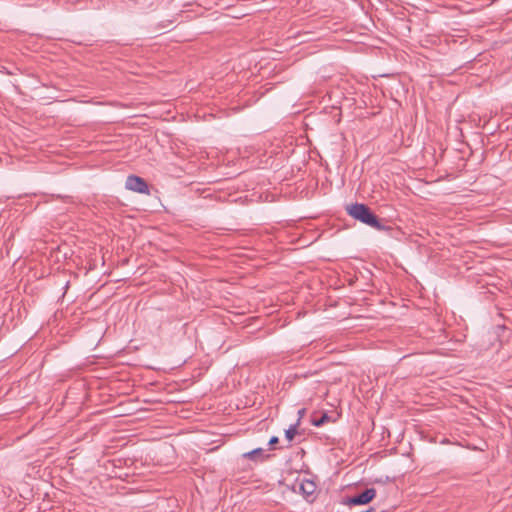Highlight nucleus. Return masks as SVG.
I'll return each mask as SVG.
<instances>
[{
	"mask_svg": "<svg viewBox=\"0 0 512 512\" xmlns=\"http://www.w3.org/2000/svg\"><path fill=\"white\" fill-rule=\"evenodd\" d=\"M125 187L128 190L138 192V193H144L149 194V189L147 183L138 176H128L125 182Z\"/></svg>",
	"mask_w": 512,
	"mask_h": 512,
	"instance_id": "2",
	"label": "nucleus"
},
{
	"mask_svg": "<svg viewBox=\"0 0 512 512\" xmlns=\"http://www.w3.org/2000/svg\"><path fill=\"white\" fill-rule=\"evenodd\" d=\"M376 496V490L373 488L366 489L361 494L351 497L347 500L349 505H364L371 502Z\"/></svg>",
	"mask_w": 512,
	"mask_h": 512,
	"instance_id": "3",
	"label": "nucleus"
},
{
	"mask_svg": "<svg viewBox=\"0 0 512 512\" xmlns=\"http://www.w3.org/2000/svg\"><path fill=\"white\" fill-rule=\"evenodd\" d=\"M299 418L303 417L304 413H305V409H301L299 410ZM300 421V419H298V422Z\"/></svg>",
	"mask_w": 512,
	"mask_h": 512,
	"instance_id": "9",
	"label": "nucleus"
},
{
	"mask_svg": "<svg viewBox=\"0 0 512 512\" xmlns=\"http://www.w3.org/2000/svg\"><path fill=\"white\" fill-rule=\"evenodd\" d=\"M297 425L298 423L290 426L289 429L285 431V437L289 442H291L294 439L295 435L297 434Z\"/></svg>",
	"mask_w": 512,
	"mask_h": 512,
	"instance_id": "5",
	"label": "nucleus"
},
{
	"mask_svg": "<svg viewBox=\"0 0 512 512\" xmlns=\"http://www.w3.org/2000/svg\"><path fill=\"white\" fill-rule=\"evenodd\" d=\"M261 452H262V449L258 448V449H255L253 451H250L248 453H245L244 457L249 458V459H253L255 457V455H257V454H259Z\"/></svg>",
	"mask_w": 512,
	"mask_h": 512,
	"instance_id": "7",
	"label": "nucleus"
},
{
	"mask_svg": "<svg viewBox=\"0 0 512 512\" xmlns=\"http://www.w3.org/2000/svg\"><path fill=\"white\" fill-rule=\"evenodd\" d=\"M328 419H329V417L327 416V414H323L319 419H313L312 424L314 426L319 427V426L323 425L325 422H327Z\"/></svg>",
	"mask_w": 512,
	"mask_h": 512,
	"instance_id": "6",
	"label": "nucleus"
},
{
	"mask_svg": "<svg viewBox=\"0 0 512 512\" xmlns=\"http://www.w3.org/2000/svg\"><path fill=\"white\" fill-rule=\"evenodd\" d=\"M347 213L354 219L374 228L383 230L384 226L378 218L371 212L369 207L364 204L355 203L347 207Z\"/></svg>",
	"mask_w": 512,
	"mask_h": 512,
	"instance_id": "1",
	"label": "nucleus"
},
{
	"mask_svg": "<svg viewBox=\"0 0 512 512\" xmlns=\"http://www.w3.org/2000/svg\"><path fill=\"white\" fill-rule=\"evenodd\" d=\"M316 489V485L314 484L313 481H310V480H303L301 483H300V491L305 495V496H310L314 493Z\"/></svg>",
	"mask_w": 512,
	"mask_h": 512,
	"instance_id": "4",
	"label": "nucleus"
},
{
	"mask_svg": "<svg viewBox=\"0 0 512 512\" xmlns=\"http://www.w3.org/2000/svg\"><path fill=\"white\" fill-rule=\"evenodd\" d=\"M278 441H279L278 437L274 436V437H272V438L270 439L269 444H270V445H275V444H277V443H278Z\"/></svg>",
	"mask_w": 512,
	"mask_h": 512,
	"instance_id": "8",
	"label": "nucleus"
}]
</instances>
